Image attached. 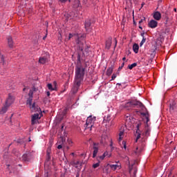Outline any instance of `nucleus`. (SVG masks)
<instances>
[{"mask_svg": "<svg viewBox=\"0 0 177 177\" xmlns=\"http://www.w3.org/2000/svg\"><path fill=\"white\" fill-rule=\"evenodd\" d=\"M84 75H85V68L81 65L77 66L75 68L74 86L72 88L73 93L78 92V88L81 86V82L84 80Z\"/></svg>", "mask_w": 177, "mask_h": 177, "instance_id": "obj_1", "label": "nucleus"}, {"mask_svg": "<svg viewBox=\"0 0 177 177\" xmlns=\"http://www.w3.org/2000/svg\"><path fill=\"white\" fill-rule=\"evenodd\" d=\"M73 37H76L75 42L78 46V50L82 52L83 53L84 49L86 52H88V50H89V46L87 45L85 46V44H84L85 43V35H80L75 33H70L68 36V40L71 39Z\"/></svg>", "mask_w": 177, "mask_h": 177, "instance_id": "obj_2", "label": "nucleus"}, {"mask_svg": "<svg viewBox=\"0 0 177 177\" xmlns=\"http://www.w3.org/2000/svg\"><path fill=\"white\" fill-rule=\"evenodd\" d=\"M28 96L29 97L28 98L27 101H26V104L27 106H29L30 111H32V113H39V111H41L40 109H38V106H37V103L33 102L32 103V91H30V93H28Z\"/></svg>", "mask_w": 177, "mask_h": 177, "instance_id": "obj_3", "label": "nucleus"}, {"mask_svg": "<svg viewBox=\"0 0 177 177\" xmlns=\"http://www.w3.org/2000/svg\"><path fill=\"white\" fill-rule=\"evenodd\" d=\"M146 146V142L145 139H142L138 145L137 147L133 149V153L136 154V156H140V153L145 150V147Z\"/></svg>", "mask_w": 177, "mask_h": 177, "instance_id": "obj_4", "label": "nucleus"}, {"mask_svg": "<svg viewBox=\"0 0 177 177\" xmlns=\"http://www.w3.org/2000/svg\"><path fill=\"white\" fill-rule=\"evenodd\" d=\"M95 121H96V118H93L91 115L88 116L86 122L85 129L92 131V128H93V125H95Z\"/></svg>", "mask_w": 177, "mask_h": 177, "instance_id": "obj_5", "label": "nucleus"}, {"mask_svg": "<svg viewBox=\"0 0 177 177\" xmlns=\"http://www.w3.org/2000/svg\"><path fill=\"white\" fill-rule=\"evenodd\" d=\"M66 142V138L63 137H60V138L58 140L57 142L56 143L57 148L60 150V149H66V150H70V147L64 145V143Z\"/></svg>", "mask_w": 177, "mask_h": 177, "instance_id": "obj_6", "label": "nucleus"}, {"mask_svg": "<svg viewBox=\"0 0 177 177\" xmlns=\"http://www.w3.org/2000/svg\"><path fill=\"white\" fill-rule=\"evenodd\" d=\"M122 139H124V131H120L119 133L118 143L122 149L127 150V142L124 140L122 141Z\"/></svg>", "mask_w": 177, "mask_h": 177, "instance_id": "obj_7", "label": "nucleus"}, {"mask_svg": "<svg viewBox=\"0 0 177 177\" xmlns=\"http://www.w3.org/2000/svg\"><path fill=\"white\" fill-rule=\"evenodd\" d=\"M135 106H138V107H143V104L140 101L131 100L125 104V107H135Z\"/></svg>", "mask_w": 177, "mask_h": 177, "instance_id": "obj_8", "label": "nucleus"}, {"mask_svg": "<svg viewBox=\"0 0 177 177\" xmlns=\"http://www.w3.org/2000/svg\"><path fill=\"white\" fill-rule=\"evenodd\" d=\"M46 161H47V162L51 161L52 164H53V158L52 159V146L47 148Z\"/></svg>", "mask_w": 177, "mask_h": 177, "instance_id": "obj_9", "label": "nucleus"}, {"mask_svg": "<svg viewBox=\"0 0 177 177\" xmlns=\"http://www.w3.org/2000/svg\"><path fill=\"white\" fill-rule=\"evenodd\" d=\"M41 117H42V113H34L32 115L31 124L32 125H35V124H37V121L38 120H39Z\"/></svg>", "mask_w": 177, "mask_h": 177, "instance_id": "obj_10", "label": "nucleus"}, {"mask_svg": "<svg viewBox=\"0 0 177 177\" xmlns=\"http://www.w3.org/2000/svg\"><path fill=\"white\" fill-rule=\"evenodd\" d=\"M15 95H12L11 93L8 94V97L6 100V106H10L11 104L15 103Z\"/></svg>", "mask_w": 177, "mask_h": 177, "instance_id": "obj_11", "label": "nucleus"}, {"mask_svg": "<svg viewBox=\"0 0 177 177\" xmlns=\"http://www.w3.org/2000/svg\"><path fill=\"white\" fill-rule=\"evenodd\" d=\"M32 158H34V154L32 152H28L22 156V160L24 161H30Z\"/></svg>", "mask_w": 177, "mask_h": 177, "instance_id": "obj_12", "label": "nucleus"}, {"mask_svg": "<svg viewBox=\"0 0 177 177\" xmlns=\"http://www.w3.org/2000/svg\"><path fill=\"white\" fill-rule=\"evenodd\" d=\"M108 166H109L112 171H120L122 168L121 163H120V162H116L115 165L108 163Z\"/></svg>", "mask_w": 177, "mask_h": 177, "instance_id": "obj_13", "label": "nucleus"}, {"mask_svg": "<svg viewBox=\"0 0 177 177\" xmlns=\"http://www.w3.org/2000/svg\"><path fill=\"white\" fill-rule=\"evenodd\" d=\"M47 88L50 92H53V91H57V82L56 81L53 82V84L49 83L47 84Z\"/></svg>", "mask_w": 177, "mask_h": 177, "instance_id": "obj_14", "label": "nucleus"}, {"mask_svg": "<svg viewBox=\"0 0 177 177\" xmlns=\"http://www.w3.org/2000/svg\"><path fill=\"white\" fill-rule=\"evenodd\" d=\"M106 157H107V158H110V157H111V153L106 151L102 156L97 157V160H100L101 161H103V160H104Z\"/></svg>", "mask_w": 177, "mask_h": 177, "instance_id": "obj_15", "label": "nucleus"}, {"mask_svg": "<svg viewBox=\"0 0 177 177\" xmlns=\"http://www.w3.org/2000/svg\"><path fill=\"white\" fill-rule=\"evenodd\" d=\"M134 165H135V162H133V163H131V162L129 161V169L130 174L131 172H132V171H133V175H136V172H138V169Z\"/></svg>", "mask_w": 177, "mask_h": 177, "instance_id": "obj_16", "label": "nucleus"}, {"mask_svg": "<svg viewBox=\"0 0 177 177\" xmlns=\"http://www.w3.org/2000/svg\"><path fill=\"white\" fill-rule=\"evenodd\" d=\"M93 149V158H96V156H97V153H99V144L94 142Z\"/></svg>", "mask_w": 177, "mask_h": 177, "instance_id": "obj_17", "label": "nucleus"}, {"mask_svg": "<svg viewBox=\"0 0 177 177\" xmlns=\"http://www.w3.org/2000/svg\"><path fill=\"white\" fill-rule=\"evenodd\" d=\"M158 26V22L154 19H151L149 23H148V27L149 28H156Z\"/></svg>", "mask_w": 177, "mask_h": 177, "instance_id": "obj_18", "label": "nucleus"}, {"mask_svg": "<svg viewBox=\"0 0 177 177\" xmlns=\"http://www.w3.org/2000/svg\"><path fill=\"white\" fill-rule=\"evenodd\" d=\"M141 124L140 123H138L136 126V142H137L138 140H139V139H140V130L139 129L140 127Z\"/></svg>", "mask_w": 177, "mask_h": 177, "instance_id": "obj_19", "label": "nucleus"}, {"mask_svg": "<svg viewBox=\"0 0 177 177\" xmlns=\"http://www.w3.org/2000/svg\"><path fill=\"white\" fill-rule=\"evenodd\" d=\"M91 20L88 19L85 21L84 23V27L86 28V31H87V32H89V31H91Z\"/></svg>", "mask_w": 177, "mask_h": 177, "instance_id": "obj_20", "label": "nucleus"}, {"mask_svg": "<svg viewBox=\"0 0 177 177\" xmlns=\"http://www.w3.org/2000/svg\"><path fill=\"white\" fill-rule=\"evenodd\" d=\"M169 111L171 114H173V113H175V111H177L176 104L175 102L170 104Z\"/></svg>", "mask_w": 177, "mask_h": 177, "instance_id": "obj_21", "label": "nucleus"}, {"mask_svg": "<svg viewBox=\"0 0 177 177\" xmlns=\"http://www.w3.org/2000/svg\"><path fill=\"white\" fill-rule=\"evenodd\" d=\"M72 6L73 9H77V8H80L81 6V3L80 2V0H75L72 3Z\"/></svg>", "mask_w": 177, "mask_h": 177, "instance_id": "obj_22", "label": "nucleus"}, {"mask_svg": "<svg viewBox=\"0 0 177 177\" xmlns=\"http://www.w3.org/2000/svg\"><path fill=\"white\" fill-rule=\"evenodd\" d=\"M153 19L155 20H161V13L158 11H156L153 13Z\"/></svg>", "mask_w": 177, "mask_h": 177, "instance_id": "obj_23", "label": "nucleus"}, {"mask_svg": "<svg viewBox=\"0 0 177 177\" xmlns=\"http://www.w3.org/2000/svg\"><path fill=\"white\" fill-rule=\"evenodd\" d=\"M7 40L9 48H13V39L12 38V36H8Z\"/></svg>", "mask_w": 177, "mask_h": 177, "instance_id": "obj_24", "label": "nucleus"}, {"mask_svg": "<svg viewBox=\"0 0 177 177\" xmlns=\"http://www.w3.org/2000/svg\"><path fill=\"white\" fill-rule=\"evenodd\" d=\"M111 38H109L106 41V48L108 50L110 49V48H111Z\"/></svg>", "mask_w": 177, "mask_h": 177, "instance_id": "obj_25", "label": "nucleus"}, {"mask_svg": "<svg viewBox=\"0 0 177 177\" xmlns=\"http://www.w3.org/2000/svg\"><path fill=\"white\" fill-rule=\"evenodd\" d=\"M133 50L134 53H139V45L138 44H134L133 45Z\"/></svg>", "mask_w": 177, "mask_h": 177, "instance_id": "obj_26", "label": "nucleus"}, {"mask_svg": "<svg viewBox=\"0 0 177 177\" xmlns=\"http://www.w3.org/2000/svg\"><path fill=\"white\" fill-rule=\"evenodd\" d=\"M114 70V68L113 66L109 67L107 70H106V75L108 77H110V75H111V74H113V71Z\"/></svg>", "mask_w": 177, "mask_h": 177, "instance_id": "obj_27", "label": "nucleus"}, {"mask_svg": "<svg viewBox=\"0 0 177 177\" xmlns=\"http://www.w3.org/2000/svg\"><path fill=\"white\" fill-rule=\"evenodd\" d=\"M8 107H9V106L6 104L0 111V114H5V113L8 111Z\"/></svg>", "mask_w": 177, "mask_h": 177, "instance_id": "obj_28", "label": "nucleus"}, {"mask_svg": "<svg viewBox=\"0 0 177 177\" xmlns=\"http://www.w3.org/2000/svg\"><path fill=\"white\" fill-rule=\"evenodd\" d=\"M0 64H1L2 66H5V64H6V62L5 61V57H3V55H0Z\"/></svg>", "mask_w": 177, "mask_h": 177, "instance_id": "obj_29", "label": "nucleus"}, {"mask_svg": "<svg viewBox=\"0 0 177 177\" xmlns=\"http://www.w3.org/2000/svg\"><path fill=\"white\" fill-rule=\"evenodd\" d=\"M103 171L105 174H110V166H108V165H106V166L104 168Z\"/></svg>", "mask_w": 177, "mask_h": 177, "instance_id": "obj_30", "label": "nucleus"}, {"mask_svg": "<svg viewBox=\"0 0 177 177\" xmlns=\"http://www.w3.org/2000/svg\"><path fill=\"white\" fill-rule=\"evenodd\" d=\"M97 160L98 162L93 165V168L94 169H96V168H98V167H100V159H97Z\"/></svg>", "mask_w": 177, "mask_h": 177, "instance_id": "obj_31", "label": "nucleus"}, {"mask_svg": "<svg viewBox=\"0 0 177 177\" xmlns=\"http://www.w3.org/2000/svg\"><path fill=\"white\" fill-rule=\"evenodd\" d=\"M111 120V116L110 115H108L106 117L105 116L104 118V122H110Z\"/></svg>", "mask_w": 177, "mask_h": 177, "instance_id": "obj_32", "label": "nucleus"}, {"mask_svg": "<svg viewBox=\"0 0 177 177\" xmlns=\"http://www.w3.org/2000/svg\"><path fill=\"white\" fill-rule=\"evenodd\" d=\"M39 63L40 64H45V57H41L39 59Z\"/></svg>", "mask_w": 177, "mask_h": 177, "instance_id": "obj_33", "label": "nucleus"}, {"mask_svg": "<svg viewBox=\"0 0 177 177\" xmlns=\"http://www.w3.org/2000/svg\"><path fill=\"white\" fill-rule=\"evenodd\" d=\"M136 66H138V64L136 62H135V63H133V64H132L131 65H129L128 66V68L129 70H132V68H133V67H136Z\"/></svg>", "mask_w": 177, "mask_h": 177, "instance_id": "obj_34", "label": "nucleus"}, {"mask_svg": "<svg viewBox=\"0 0 177 177\" xmlns=\"http://www.w3.org/2000/svg\"><path fill=\"white\" fill-rule=\"evenodd\" d=\"M67 143L68 145V147H71V146H73V140L71 138L67 139Z\"/></svg>", "mask_w": 177, "mask_h": 177, "instance_id": "obj_35", "label": "nucleus"}, {"mask_svg": "<svg viewBox=\"0 0 177 177\" xmlns=\"http://www.w3.org/2000/svg\"><path fill=\"white\" fill-rule=\"evenodd\" d=\"M37 91H38V88H37V87H35V86H33L32 89L30 90L29 93L31 91L32 93V95H34V92H37Z\"/></svg>", "mask_w": 177, "mask_h": 177, "instance_id": "obj_36", "label": "nucleus"}, {"mask_svg": "<svg viewBox=\"0 0 177 177\" xmlns=\"http://www.w3.org/2000/svg\"><path fill=\"white\" fill-rule=\"evenodd\" d=\"M146 42V38L143 37L141 42L140 43V46H143V44Z\"/></svg>", "mask_w": 177, "mask_h": 177, "instance_id": "obj_37", "label": "nucleus"}, {"mask_svg": "<svg viewBox=\"0 0 177 177\" xmlns=\"http://www.w3.org/2000/svg\"><path fill=\"white\" fill-rule=\"evenodd\" d=\"M143 115H145L146 120H147V122H149V121H150V119L149 118V114L143 113Z\"/></svg>", "mask_w": 177, "mask_h": 177, "instance_id": "obj_38", "label": "nucleus"}, {"mask_svg": "<svg viewBox=\"0 0 177 177\" xmlns=\"http://www.w3.org/2000/svg\"><path fill=\"white\" fill-rule=\"evenodd\" d=\"M125 117L126 122H128V121L131 120V116H129V115L128 114Z\"/></svg>", "mask_w": 177, "mask_h": 177, "instance_id": "obj_39", "label": "nucleus"}, {"mask_svg": "<svg viewBox=\"0 0 177 177\" xmlns=\"http://www.w3.org/2000/svg\"><path fill=\"white\" fill-rule=\"evenodd\" d=\"M144 21H146V18H145V17H142V19H141L139 21L138 24H142V23H143Z\"/></svg>", "mask_w": 177, "mask_h": 177, "instance_id": "obj_40", "label": "nucleus"}, {"mask_svg": "<svg viewBox=\"0 0 177 177\" xmlns=\"http://www.w3.org/2000/svg\"><path fill=\"white\" fill-rule=\"evenodd\" d=\"M117 78V74L113 73L111 77V81H113V80Z\"/></svg>", "mask_w": 177, "mask_h": 177, "instance_id": "obj_41", "label": "nucleus"}, {"mask_svg": "<svg viewBox=\"0 0 177 177\" xmlns=\"http://www.w3.org/2000/svg\"><path fill=\"white\" fill-rule=\"evenodd\" d=\"M109 146L111 147V151H113L114 150V147L113 146V142H111Z\"/></svg>", "mask_w": 177, "mask_h": 177, "instance_id": "obj_42", "label": "nucleus"}, {"mask_svg": "<svg viewBox=\"0 0 177 177\" xmlns=\"http://www.w3.org/2000/svg\"><path fill=\"white\" fill-rule=\"evenodd\" d=\"M145 134L149 136L150 135V129H147L145 131Z\"/></svg>", "mask_w": 177, "mask_h": 177, "instance_id": "obj_43", "label": "nucleus"}, {"mask_svg": "<svg viewBox=\"0 0 177 177\" xmlns=\"http://www.w3.org/2000/svg\"><path fill=\"white\" fill-rule=\"evenodd\" d=\"M78 164H80V162L76 161V162H73L72 165H73L75 167H77V165H78Z\"/></svg>", "mask_w": 177, "mask_h": 177, "instance_id": "obj_44", "label": "nucleus"}, {"mask_svg": "<svg viewBox=\"0 0 177 177\" xmlns=\"http://www.w3.org/2000/svg\"><path fill=\"white\" fill-rule=\"evenodd\" d=\"M169 21V18L168 17H166L165 24H168Z\"/></svg>", "mask_w": 177, "mask_h": 177, "instance_id": "obj_45", "label": "nucleus"}, {"mask_svg": "<svg viewBox=\"0 0 177 177\" xmlns=\"http://www.w3.org/2000/svg\"><path fill=\"white\" fill-rule=\"evenodd\" d=\"M59 2H62V3H64L66 2H67V0H59Z\"/></svg>", "mask_w": 177, "mask_h": 177, "instance_id": "obj_46", "label": "nucleus"}, {"mask_svg": "<svg viewBox=\"0 0 177 177\" xmlns=\"http://www.w3.org/2000/svg\"><path fill=\"white\" fill-rule=\"evenodd\" d=\"M46 95H47V96H50V92L46 91Z\"/></svg>", "mask_w": 177, "mask_h": 177, "instance_id": "obj_47", "label": "nucleus"}, {"mask_svg": "<svg viewBox=\"0 0 177 177\" xmlns=\"http://www.w3.org/2000/svg\"><path fill=\"white\" fill-rule=\"evenodd\" d=\"M117 46V39H115V48Z\"/></svg>", "mask_w": 177, "mask_h": 177, "instance_id": "obj_48", "label": "nucleus"}, {"mask_svg": "<svg viewBox=\"0 0 177 177\" xmlns=\"http://www.w3.org/2000/svg\"><path fill=\"white\" fill-rule=\"evenodd\" d=\"M141 37H142V38H145V32L141 33Z\"/></svg>", "mask_w": 177, "mask_h": 177, "instance_id": "obj_49", "label": "nucleus"}, {"mask_svg": "<svg viewBox=\"0 0 177 177\" xmlns=\"http://www.w3.org/2000/svg\"><path fill=\"white\" fill-rule=\"evenodd\" d=\"M139 28H140V30H143V28L142 27V25L139 24Z\"/></svg>", "mask_w": 177, "mask_h": 177, "instance_id": "obj_50", "label": "nucleus"}, {"mask_svg": "<svg viewBox=\"0 0 177 177\" xmlns=\"http://www.w3.org/2000/svg\"><path fill=\"white\" fill-rule=\"evenodd\" d=\"M64 129V126H62V127H61V129H60V131H63V129Z\"/></svg>", "mask_w": 177, "mask_h": 177, "instance_id": "obj_51", "label": "nucleus"}, {"mask_svg": "<svg viewBox=\"0 0 177 177\" xmlns=\"http://www.w3.org/2000/svg\"><path fill=\"white\" fill-rule=\"evenodd\" d=\"M124 65H125V63L123 62V63L122 64L121 68H122V67H124Z\"/></svg>", "mask_w": 177, "mask_h": 177, "instance_id": "obj_52", "label": "nucleus"}, {"mask_svg": "<svg viewBox=\"0 0 177 177\" xmlns=\"http://www.w3.org/2000/svg\"><path fill=\"white\" fill-rule=\"evenodd\" d=\"M71 155L73 156H75V153H74V152H72V153H71Z\"/></svg>", "mask_w": 177, "mask_h": 177, "instance_id": "obj_53", "label": "nucleus"}, {"mask_svg": "<svg viewBox=\"0 0 177 177\" xmlns=\"http://www.w3.org/2000/svg\"><path fill=\"white\" fill-rule=\"evenodd\" d=\"M122 60L124 62V60H127V58H126L125 57H124L122 58Z\"/></svg>", "mask_w": 177, "mask_h": 177, "instance_id": "obj_54", "label": "nucleus"}, {"mask_svg": "<svg viewBox=\"0 0 177 177\" xmlns=\"http://www.w3.org/2000/svg\"><path fill=\"white\" fill-rule=\"evenodd\" d=\"M174 12L176 13V12H177L176 8H174Z\"/></svg>", "mask_w": 177, "mask_h": 177, "instance_id": "obj_55", "label": "nucleus"}, {"mask_svg": "<svg viewBox=\"0 0 177 177\" xmlns=\"http://www.w3.org/2000/svg\"><path fill=\"white\" fill-rule=\"evenodd\" d=\"M117 85L120 86V85H121V83H118Z\"/></svg>", "mask_w": 177, "mask_h": 177, "instance_id": "obj_56", "label": "nucleus"}, {"mask_svg": "<svg viewBox=\"0 0 177 177\" xmlns=\"http://www.w3.org/2000/svg\"><path fill=\"white\" fill-rule=\"evenodd\" d=\"M43 39L45 40V36L43 37Z\"/></svg>", "mask_w": 177, "mask_h": 177, "instance_id": "obj_57", "label": "nucleus"}, {"mask_svg": "<svg viewBox=\"0 0 177 177\" xmlns=\"http://www.w3.org/2000/svg\"><path fill=\"white\" fill-rule=\"evenodd\" d=\"M78 60H79V62H80V55L78 56Z\"/></svg>", "mask_w": 177, "mask_h": 177, "instance_id": "obj_58", "label": "nucleus"}, {"mask_svg": "<svg viewBox=\"0 0 177 177\" xmlns=\"http://www.w3.org/2000/svg\"><path fill=\"white\" fill-rule=\"evenodd\" d=\"M46 56H48V53H46Z\"/></svg>", "mask_w": 177, "mask_h": 177, "instance_id": "obj_59", "label": "nucleus"}, {"mask_svg": "<svg viewBox=\"0 0 177 177\" xmlns=\"http://www.w3.org/2000/svg\"><path fill=\"white\" fill-rule=\"evenodd\" d=\"M23 91H26V88H24L23 89Z\"/></svg>", "mask_w": 177, "mask_h": 177, "instance_id": "obj_60", "label": "nucleus"}, {"mask_svg": "<svg viewBox=\"0 0 177 177\" xmlns=\"http://www.w3.org/2000/svg\"><path fill=\"white\" fill-rule=\"evenodd\" d=\"M42 113H45V110H43Z\"/></svg>", "mask_w": 177, "mask_h": 177, "instance_id": "obj_61", "label": "nucleus"}, {"mask_svg": "<svg viewBox=\"0 0 177 177\" xmlns=\"http://www.w3.org/2000/svg\"><path fill=\"white\" fill-rule=\"evenodd\" d=\"M29 142H31V140L29 138Z\"/></svg>", "mask_w": 177, "mask_h": 177, "instance_id": "obj_62", "label": "nucleus"}, {"mask_svg": "<svg viewBox=\"0 0 177 177\" xmlns=\"http://www.w3.org/2000/svg\"><path fill=\"white\" fill-rule=\"evenodd\" d=\"M119 68H121V66H120V67H119Z\"/></svg>", "mask_w": 177, "mask_h": 177, "instance_id": "obj_63", "label": "nucleus"}, {"mask_svg": "<svg viewBox=\"0 0 177 177\" xmlns=\"http://www.w3.org/2000/svg\"><path fill=\"white\" fill-rule=\"evenodd\" d=\"M45 38H46V36H45Z\"/></svg>", "mask_w": 177, "mask_h": 177, "instance_id": "obj_64", "label": "nucleus"}]
</instances>
